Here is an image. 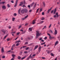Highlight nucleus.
Instances as JSON below:
<instances>
[{
	"label": "nucleus",
	"mask_w": 60,
	"mask_h": 60,
	"mask_svg": "<svg viewBox=\"0 0 60 60\" xmlns=\"http://www.w3.org/2000/svg\"><path fill=\"white\" fill-rule=\"evenodd\" d=\"M21 11L22 13H27L28 11V10L26 8H24L21 10Z\"/></svg>",
	"instance_id": "f257e3e1"
},
{
	"label": "nucleus",
	"mask_w": 60,
	"mask_h": 60,
	"mask_svg": "<svg viewBox=\"0 0 60 60\" xmlns=\"http://www.w3.org/2000/svg\"><path fill=\"white\" fill-rule=\"evenodd\" d=\"M40 34L39 32L37 31V33H36V38H38V37L40 36Z\"/></svg>",
	"instance_id": "f03ea898"
},
{
	"label": "nucleus",
	"mask_w": 60,
	"mask_h": 60,
	"mask_svg": "<svg viewBox=\"0 0 60 60\" xmlns=\"http://www.w3.org/2000/svg\"><path fill=\"white\" fill-rule=\"evenodd\" d=\"M20 42V40H19L18 41H16L15 43H17V42H18V43H17L16 45V46H19V44H20L19 42Z\"/></svg>",
	"instance_id": "7ed1b4c3"
},
{
	"label": "nucleus",
	"mask_w": 60,
	"mask_h": 60,
	"mask_svg": "<svg viewBox=\"0 0 60 60\" xmlns=\"http://www.w3.org/2000/svg\"><path fill=\"white\" fill-rule=\"evenodd\" d=\"M17 3H18V0H16V3H15V5L14 6L15 7H16V6L17 5Z\"/></svg>",
	"instance_id": "20e7f679"
},
{
	"label": "nucleus",
	"mask_w": 60,
	"mask_h": 60,
	"mask_svg": "<svg viewBox=\"0 0 60 60\" xmlns=\"http://www.w3.org/2000/svg\"><path fill=\"white\" fill-rule=\"evenodd\" d=\"M4 34H5V33H7L8 31H7V30H2Z\"/></svg>",
	"instance_id": "39448f33"
},
{
	"label": "nucleus",
	"mask_w": 60,
	"mask_h": 60,
	"mask_svg": "<svg viewBox=\"0 0 60 60\" xmlns=\"http://www.w3.org/2000/svg\"><path fill=\"white\" fill-rule=\"evenodd\" d=\"M2 8L3 9L5 10L6 9V7L5 6L3 5L2 7Z\"/></svg>",
	"instance_id": "423d86ee"
},
{
	"label": "nucleus",
	"mask_w": 60,
	"mask_h": 60,
	"mask_svg": "<svg viewBox=\"0 0 60 60\" xmlns=\"http://www.w3.org/2000/svg\"><path fill=\"white\" fill-rule=\"evenodd\" d=\"M35 21H36V20H34L32 22V24L33 25H34L35 23Z\"/></svg>",
	"instance_id": "0eeeda50"
},
{
	"label": "nucleus",
	"mask_w": 60,
	"mask_h": 60,
	"mask_svg": "<svg viewBox=\"0 0 60 60\" xmlns=\"http://www.w3.org/2000/svg\"><path fill=\"white\" fill-rule=\"evenodd\" d=\"M52 9V7L50 9L48 10V13H49V12H50V11H51Z\"/></svg>",
	"instance_id": "6e6552de"
},
{
	"label": "nucleus",
	"mask_w": 60,
	"mask_h": 60,
	"mask_svg": "<svg viewBox=\"0 0 60 60\" xmlns=\"http://www.w3.org/2000/svg\"><path fill=\"white\" fill-rule=\"evenodd\" d=\"M57 34V30L55 29V34Z\"/></svg>",
	"instance_id": "1a4fd4ad"
},
{
	"label": "nucleus",
	"mask_w": 60,
	"mask_h": 60,
	"mask_svg": "<svg viewBox=\"0 0 60 60\" xmlns=\"http://www.w3.org/2000/svg\"><path fill=\"white\" fill-rule=\"evenodd\" d=\"M27 56H25L24 57H23L22 58L21 60H23V59H25V58L26 57H27Z\"/></svg>",
	"instance_id": "9d476101"
},
{
	"label": "nucleus",
	"mask_w": 60,
	"mask_h": 60,
	"mask_svg": "<svg viewBox=\"0 0 60 60\" xmlns=\"http://www.w3.org/2000/svg\"><path fill=\"white\" fill-rule=\"evenodd\" d=\"M58 44V41H57L55 43V46H56V45H57Z\"/></svg>",
	"instance_id": "9b49d317"
},
{
	"label": "nucleus",
	"mask_w": 60,
	"mask_h": 60,
	"mask_svg": "<svg viewBox=\"0 0 60 60\" xmlns=\"http://www.w3.org/2000/svg\"><path fill=\"white\" fill-rule=\"evenodd\" d=\"M52 51H48L47 52V53H48V54H50Z\"/></svg>",
	"instance_id": "f8f14e48"
},
{
	"label": "nucleus",
	"mask_w": 60,
	"mask_h": 60,
	"mask_svg": "<svg viewBox=\"0 0 60 60\" xmlns=\"http://www.w3.org/2000/svg\"><path fill=\"white\" fill-rule=\"evenodd\" d=\"M56 8L55 9L53 14H55V13H56Z\"/></svg>",
	"instance_id": "ddd939ff"
},
{
	"label": "nucleus",
	"mask_w": 60,
	"mask_h": 60,
	"mask_svg": "<svg viewBox=\"0 0 60 60\" xmlns=\"http://www.w3.org/2000/svg\"><path fill=\"white\" fill-rule=\"evenodd\" d=\"M38 47V45H36L35 46L34 49H36Z\"/></svg>",
	"instance_id": "4468645a"
},
{
	"label": "nucleus",
	"mask_w": 60,
	"mask_h": 60,
	"mask_svg": "<svg viewBox=\"0 0 60 60\" xmlns=\"http://www.w3.org/2000/svg\"><path fill=\"white\" fill-rule=\"evenodd\" d=\"M1 52L2 53L4 52V48H2L1 49Z\"/></svg>",
	"instance_id": "2eb2a0df"
},
{
	"label": "nucleus",
	"mask_w": 60,
	"mask_h": 60,
	"mask_svg": "<svg viewBox=\"0 0 60 60\" xmlns=\"http://www.w3.org/2000/svg\"><path fill=\"white\" fill-rule=\"evenodd\" d=\"M32 54H31L29 56V58H32Z\"/></svg>",
	"instance_id": "dca6fc26"
},
{
	"label": "nucleus",
	"mask_w": 60,
	"mask_h": 60,
	"mask_svg": "<svg viewBox=\"0 0 60 60\" xmlns=\"http://www.w3.org/2000/svg\"><path fill=\"white\" fill-rule=\"evenodd\" d=\"M12 56L13 57V58H15V57H14V56H16V55L12 54Z\"/></svg>",
	"instance_id": "f3484780"
},
{
	"label": "nucleus",
	"mask_w": 60,
	"mask_h": 60,
	"mask_svg": "<svg viewBox=\"0 0 60 60\" xmlns=\"http://www.w3.org/2000/svg\"><path fill=\"white\" fill-rule=\"evenodd\" d=\"M29 30H30V31H32V29L31 28H29Z\"/></svg>",
	"instance_id": "a211bd4d"
},
{
	"label": "nucleus",
	"mask_w": 60,
	"mask_h": 60,
	"mask_svg": "<svg viewBox=\"0 0 60 60\" xmlns=\"http://www.w3.org/2000/svg\"><path fill=\"white\" fill-rule=\"evenodd\" d=\"M7 35H6L4 38V39H3V40H5V39H6V38L7 37Z\"/></svg>",
	"instance_id": "6ab92c4d"
},
{
	"label": "nucleus",
	"mask_w": 60,
	"mask_h": 60,
	"mask_svg": "<svg viewBox=\"0 0 60 60\" xmlns=\"http://www.w3.org/2000/svg\"><path fill=\"white\" fill-rule=\"evenodd\" d=\"M43 5L44 6V7H45V2H43Z\"/></svg>",
	"instance_id": "aec40b11"
},
{
	"label": "nucleus",
	"mask_w": 60,
	"mask_h": 60,
	"mask_svg": "<svg viewBox=\"0 0 60 60\" xmlns=\"http://www.w3.org/2000/svg\"><path fill=\"white\" fill-rule=\"evenodd\" d=\"M34 4V2L32 3L31 4V7H32V6H33V5Z\"/></svg>",
	"instance_id": "412c9836"
},
{
	"label": "nucleus",
	"mask_w": 60,
	"mask_h": 60,
	"mask_svg": "<svg viewBox=\"0 0 60 60\" xmlns=\"http://www.w3.org/2000/svg\"><path fill=\"white\" fill-rule=\"evenodd\" d=\"M8 8H10V4H8L7 5Z\"/></svg>",
	"instance_id": "4be33fe9"
},
{
	"label": "nucleus",
	"mask_w": 60,
	"mask_h": 60,
	"mask_svg": "<svg viewBox=\"0 0 60 60\" xmlns=\"http://www.w3.org/2000/svg\"><path fill=\"white\" fill-rule=\"evenodd\" d=\"M2 58H5V56H2Z\"/></svg>",
	"instance_id": "5701e85b"
},
{
	"label": "nucleus",
	"mask_w": 60,
	"mask_h": 60,
	"mask_svg": "<svg viewBox=\"0 0 60 60\" xmlns=\"http://www.w3.org/2000/svg\"><path fill=\"white\" fill-rule=\"evenodd\" d=\"M28 17V15H27L26 16H25L24 17L25 18V19H26V18H27V17Z\"/></svg>",
	"instance_id": "b1692460"
},
{
	"label": "nucleus",
	"mask_w": 60,
	"mask_h": 60,
	"mask_svg": "<svg viewBox=\"0 0 60 60\" xmlns=\"http://www.w3.org/2000/svg\"><path fill=\"white\" fill-rule=\"evenodd\" d=\"M18 58L19 59H21V57L20 56H18Z\"/></svg>",
	"instance_id": "393cba45"
},
{
	"label": "nucleus",
	"mask_w": 60,
	"mask_h": 60,
	"mask_svg": "<svg viewBox=\"0 0 60 60\" xmlns=\"http://www.w3.org/2000/svg\"><path fill=\"white\" fill-rule=\"evenodd\" d=\"M25 33H26V31H24L22 33V34H25Z\"/></svg>",
	"instance_id": "a878e982"
},
{
	"label": "nucleus",
	"mask_w": 60,
	"mask_h": 60,
	"mask_svg": "<svg viewBox=\"0 0 60 60\" xmlns=\"http://www.w3.org/2000/svg\"><path fill=\"white\" fill-rule=\"evenodd\" d=\"M42 11V8H41L40 9V12H41Z\"/></svg>",
	"instance_id": "bb28decb"
},
{
	"label": "nucleus",
	"mask_w": 60,
	"mask_h": 60,
	"mask_svg": "<svg viewBox=\"0 0 60 60\" xmlns=\"http://www.w3.org/2000/svg\"><path fill=\"white\" fill-rule=\"evenodd\" d=\"M39 8H38L37 9V11L36 12V13H37V12H38V11H39Z\"/></svg>",
	"instance_id": "cd10ccee"
},
{
	"label": "nucleus",
	"mask_w": 60,
	"mask_h": 60,
	"mask_svg": "<svg viewBox=\"0 0 60 60\" xmlns=\"http://www.w3.org/2000/svg\"><path fill=\"white\" fill-rule=\"evenodd\" d=\"M47 28V27H46V26H44V27L43 28V29H44V28L46 29Z\"/></svg>",
	"instance_id": "c85d7f7f"
},
{
	"label": "nucleus",
	"mask_w": 60,
	"mask_h": 60,
	"mask_svg": "<svg viewBox=\"0 0 60 60\" xmlns=\"http://www.w3.org/2000/svg\"><path fill=\"white\" fill-rule=\"evenodd\" d=\"M15 19V18H13L12 19V21H14V20Z\"/></svg>",
	"instance_id": "c756f323"
},
{
	"label": "nucleus",
	"mask_w": 60,
	"mask_h": 60,
	"mask_svg": "<svg viewBox=\"0 0 60 60\" xmlns=\"http://www.w3.org/2000/svg\"><path fill=\"white\" fill-rule=\"evenodd\" d=\"M51 56H54V54H53V53H51Z\"/></svg>",
	"instance_id": "7c9ffc66"
},
{
	"label": "nucleus",
	"mask_w": 60,
	"mask_h": 60,
	"mask_svg": "<svg viewBox=\"0 0 60 60\" xmlns=\"http://www.w3.org/2000/svg\"><path fill=\"white\" fill-rule=\"evenodd\" d=\"M50 32L51 33H52H52H53V31H52V30H50Z\"/></svg>",
	"instance_id": "2f4dec72"
},
{
	"label": "nucleus",
	"mask_w": 60,
	"mask_h": 60,
	"mask_svg": "<svg viewBox=\"0 0 60 60\" xmlns=\"http://www.w3.org/2000/svg\"><path fill=\"white\" fill-rule=\"evenodd\" d=\"M23 1H22L21 2V3H20L22 5L23 4Z\"/></svg>",
	"instance_id": "473e14b6"
},
{
	"label": "nucleus",
	"mask_w": 60,
	"mask_h": 60,
	"mask_svg": "<svg viewBox=\"0 0 60 60\" xmlns=\"http://www.w3.org/2000/svg\"><path fill=\"white\" fill-rule=\"evenodd\" d=\"M38 49H41V46H40L38 48Z\"/></svg>",
	"instance_id": "72a5a7b5"
},
{
	"label": "nucleus",
	"mask_w": 60,
	"mask_h": 60,
	"mask_svg": "<svg viewBox=\"0 0 60 60\" xmlns=\"http://www.w3.org/2000/svg\"><path fill=\"white\" fill-rule=\"evenodd\" d=\"M14 16H17V14H16V13H14Z\"/></svg>",
	"instance_id": "f704fd0d"
},
{
	"label": "nucleus",
	"mask_w": 60,
	"mask_h": 60,
	"mask_svg": "<svg viewBox=\"0 0 60 60\" xmlns=\"http://www.w3.org/2000/svg\"><path fill=\"white\" fill-rule=\"evenodd\" d=\"M45 18H42V19H41V20H43Z\"/></svg>",
	"instance_id": "c9c22d12"
},
{
	"label": "nucleus",
	"mask_w": 60,
	"mask_h": 60,
	"mask_svg": "<svg viewBox=\"0 0 60 60\" xmlns=\"http://www.w3.org/2000/svg\"><path fill=\"white\" fill-rule=\"evenodd\" d=\"M22 26L20 25L19 26V29Z\"/></svg>",
	"instance_id": "e433bc0d"
},
{
	"label": "nucleus",
	"mask_w": 60,
	"mask_h": 60,
	"mask_svg": "<svg viewBox=\"0 0 60 60\" xmlns=\"http://www.w3.org/2000/svg\"><path fill=\"white\" fill-rule=\"evenodd\" d=\"M23 48H26V46H24L22 47Z\"/></svg>",
	"instance_id": "4c0bfd02"
},
{
	"label": "nucleus",
	"mask_w": 60,
	"mask_h": 60,
	"mask_svg": "<svg viewBox=\"0 0 60 60\" xmlns=\"http://www.w3.org/2000/svg\"><path fill=\"white\" fill-rule=\"evenodd\" d=\"M42 58L43 59H45V58L43 57H42Z\"/></svg>",
	"instance_id": "58836bf2"
},
{
	"label": "nucleus",
	"mask_w": 60,
	"mask_h": 60,
	"mask_svg": "<svg viewBox=\"0 0 60 60\" xmlns=\"http://www.w3.org/2000/svg\"><path fill=\"white\" fill-rule=\"evenodd\" d=\"M44 22V21H41V22H40V23H41V24H42V23H43Z\"/></svg>",
	"instance_id": "ea45409f"
},
{
	"label": "nucleus",
	"mask_w": 60,
	"mask_h": 60,
	"mask_svg": "<svg viewBox=\"0 0 60 60\" xmlns=\"http://www.w3.org/2000/svg\"><path fill=\"white\" fill-rule=\"evenodd\" d=\"M29 47L26 48V50H28V49H29Z\"/></svg>",
	"instance_id": "a19ab883"
},
{
	"label": "nucleus",
	"mask_w": 60,
	"mask_h": 60,
	"mask_svg": "<svg viewBox=\"0 0 60 60\" xmlns=\"http://www.w3.org/2000/svg\"><path fill=\"white\" fill-rule=\"evenodd\" d=\"M47 39V37H46L44 39L45 40H46V39Z\"/></svg>",
	"instance_id": "79ce46f5"
},
{
	"label": "nucleus",
	"mask_w": 60,
	"mask_h": 60,
	"mask_svg": "<svg viewBox=\"0 0 60 60\" xmlns=\"http://www.w3.org/2000/svg\"><path fill=\"white\" fill-rule=\"evenodd\" d=\"M49 38L50 39H52V37L50 36H49Z\"/></svg>",
	"instance_id": "37998d69"
},
{
	"label": "nucleus",
	"mask_w": 60,
	"mask_h": 60,
	"mask_svg": "<svg viewBox=\"0 0 60 60\" xmlns=\"http://www.w3.org/2000/svg\"><path fill=\"white\" fill-rule=\"evenodd\" d=\"M47 34L48 35H49V36H50V34H49L48 33H47Z\"/></svg>",
	"instance_id": "c03bdc74"
},
{
	"label": "nucleus",
	"mask_w": 60,
	"mask_h": 60,
	"mask_svg": "<svg viewBox=\"0 0 60 60\" xmlns=\"http://www.w3.org/2000/svg\"><path fill=\"white\" fill-rule=\"evenodd\" d=\"M10 40V39L9 38H8L7 39V41H9Z\"/></svg>",
	"instance_id": "a18cd8bd"
},
{
	"label": "nucleus",
	"mask_w": 60,
	"mask_h": 60,
	"mask_svg": "<svg viewBox=\"0 0 60 60\" xmlns=\"http://www.w3.org/2000/svg\"><path fill=\"white\" fill-rule=\"evenodd\" d=\"M51 24H50V25L49 26V28H50V27H51Z\"/></svg>",
	"instance_id": "49530a36"
},
{
	"label": "nucleus",
	"mask_w": 60,
	"mask_h": 60,
	"mask_svg": "<svg viewBox=\"0 0 60 60\" xmlns=\"http://www.w3.org/2000/svg\"><path fill=\"white\" fill-rule=\"evenodd\" d=\"M14 47H15V45H13L12 47V48H13Z\"/></svg>",
	"instance_id": "de8ad7c7"
},
{
	"label": "nucleus",
	"mask_w": 60,
	"mask_h": 60,
	"mask_svg": "<svg viewBox=\"0 0 60 60\" xmlns=\"http://www.w3.org/2000/svg\"><path fill=\"white\" fill-rule=\"evenodd\" d=\"M36 4L35 3V5L34 6V7H36Z\"/></svg>",
	"instance_id": "09e8293b"
},
{
	"label": "nucleus",
	"mask_w": 60,
	"mask_h": 60,
	"mask_svg": "<svg viewBox=\"0 0 60 60\" xmlns=\"http://www.w3.org/2000/svg\"><path fill=\"white\" fill-rule=\"evenodd\" d=\"M36 56V55L35 54H34L32 55L33 56Z\"/></svg>",
	"instance_id": "8fccbe9b"
},
{
	"label": "nucleus",
	"mask_w": 60,
	"mask_h": 60,
	"mask_svg": "<svg viewBox=\"0 0 60 60\" xmlns=\"http://www.w3.org/2000/svg\"><path fill=\"white\" fill-rule=\"evenodd\" d=\"M45 42H44V43H42L41 44V45H43V44H45Z\"/></svg>",
	"instance_id": "3c124183"
},
{
	"label": "nucleus",
	"mask_w": 60,
	"mask_h": 60,
	"mask_svg": "<svg viewBox=\"0 0 60 60\" xmlns=\"http://www.w3.org/2000/svg\"><path fill=\"white\" fill-rule=\"evenodd\" d=\"M25 19H26L25 18H22V20H25Z\"/></svg>",
	"instance_id": "603ef678"
},
{
	"label": "nucleus",
	"mask_w": 60,
	"mask_h": 60,
	"mask_svg": "<svg viewBox=\"0 0 60 60\" xmlns=\"http://www.w3.org/2000/svg\"><path fill=\"white\" fill-rule=\"evenodd\" d=\"M27 7L28 8H30V5H29Z\"/></svg>",
	"instance_id": "864d4df0"
},
{
	"label": "nucleus",
	"mask_w": 60,
	"mask_h": 60,
	"mask_svg": "<svg viewBox=\"0 0 60 60\" xmlns=\"http://www.w3.org/2000/svg\"><path fill=\"white\" fill-rule=\"evenodd\" d=\"M41 51V49H38V52H40Z\"/></svg>",
	"instance_id": "5fc2aeb1"
},
{
	"label": "nucleus",
	"mask_w": 60,
	"mask_h": 60,
	"mask_svg": "<svg viewBox=\"0 0 60 60\" xmlns=\"http://www.w3.org/2000/svg\"><path fill=\"white\" fill-rule=\"evenodd\" d=\"M25 3H26V1H24V4H25Z\"/></svg>",
	"instance_id": "6e6d98bb"
},
{
	"label": "nucleus",
	"mask_w": 60,
	"mask_h": 60,
	"mask_svg": "<svg viewBox=\"0 0 60 60\" xmlns=\"http://www.w3.org/2000/svg\"><path fill=\"white\" fill-rule=\"evenodd\" d=\"M19 33H20L19 32L17 33V35H19Z\"/></svg>",
	"instance_id": "4d7b16f0"
},
{
	"label": "nucleus",
	"mask_w": 60,
	"mask_h": 60,
	"mask_svg": "<svg viewBox=\"0 0 60 60\" xmlns=\"http://www.w3.org/2000/svg\"><path fill=\"white\" fill-rule=\"evenodd\" d=\"M53 12H54V11H53V10L52 11H51V13H53Z\"/></svg>",
	"instance_id": "13d9d810"
},
{
	"label": "nucleus",
	"mask_w": 60,
	"mask_h": 60,
	"mask_svg": "<svg viewBox=\"0 0 60 60\" xmlns=\"http://www.w3.org/2000/svg\"><path fill=\"white\" fill-rule=\"evenodd\" d=\"M20 10H19L18 11V13L19 14H20Z\"/></svg>",
	"instance_id": "bf43d9fd"
},
{
	"label": "nucleus",
	"mask_w": 60,
	"mask_h": 60,
	"mask_svg": "<svg viewBox=\"0 0 60 60\" xmlns=\"http://www.w3.org/2000/svg\"><path fill=\"white\" fill-rule=\"evenodd\" d=\"M42 15H43L44 14V12H43L42 13Z\"/></svg>",
	"instance_id": "052dcab7"
},
{
	"label": "nucleus",
	"mask_w": 60,
	"mask_h": 60,
	"mask_svg": "<svg viewBox=\"0 0 60 60\" xmlns=\"http://www.w3.org/2000/svg\"><path fill=\"white\" fill-rule=\"evenodd\" d=\"M11 2L12 3H14V1L12 0L11 1Z\"/></svg>",
	"instance_id": "680f3d73"
},
{
	"label": "nucleus",
	"mask_w": 60,
	"mask_h": 60,
	"mask_svg": "<svg viewBox=\"0 0 60 60\" xmlns=\"http://www.w3.org/2000/svg\"><path fill=\"white\" fill-rule=\"evenodd\" d=\"M58 15V13H56V16H57V15Z\"/></svg>",
	"instance_id": "e2e57ef3"
},
{
	"label": "nucleus",
	"mask_w": 60,
	"mask_h": 60,
	"mask_svg": "<svg viewBox=\"0 0 60 60\" xmlns=\"http://www.w3.org/2000/svg\"><path fill=\"white\" fill-rule=\"evenodd\" d=\"M27 39H28L29 40V39H30V38L29 37H28L27 38Z\"/></svg>",
	"instance_id": "0e129e2a"
},
{
	"label": "nucleus",
	"mask_w": 60,
	"mask_h": 60,
	"mask_svg": "<svg viewBox=\"0 0 60 60\" xmlns=\"http://www.w3.org/2000/svg\"><path fill=\"white\" fill-rule=\"evenodd\" d=\"M24 53H27V52L26 51H25L24 52Z\"/></svg>",
	"instance_id": "69168bd1"
},
{
	"label": "nucleus",
	"mask_w": 60,
	"mask_h": 60,
	"mask_svg": "<svg viewBox=\"0 0 60 60\" xmlns=\"http://www.w3.org/2000/svg\"><path fill=\"white\" fill-rule=\"evenodd\" d=\"M12 34H15V32H12V33H11Z\"/></svg>",
	"instance_id": "338daca9"
},
{
	"label": "nucleus",
	"mask_w": 60,
	"mask_h": 60,
	"mask_svg": "<svg viewBox=\"0 0 60 60\" xmlns=\"http://www.w3.org/2000/svg\"><path fill=\"white\" fill-rule=\"evenodd\" d=\"M20 31H22V32H23V30H20Z\"/></svg>",
	"instance_id": "774afa93"
}]
</instances>
